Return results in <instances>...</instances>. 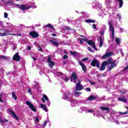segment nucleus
I'll return each instance as SVG.
<instances>
[{"label":"nucleus","instance_id":"f257e3e1","mask_svg":"<svg viewBox=\"0 0 128 128\" xmlns=\"http://www.w3.org/2000/svg\"><path fill=\"white\" fill-rule=\"evenodd\" d=\"M6 4H14V6H17L18 8H20L21 10H22V12H24V10H28V9L30 8V6H26V5L20 6L18 4H14L12 3V0H8L7 2H6Z\"/></svg>","mask_w":128,"mask_h":128},{"label":"nucleus","instance_id":"603ef678","mask_svg":"<svg viewBox=\"0 0 128 128\" xmlns=\"http://www.w3.org/2000/svg\"><path fill=\"white\" fill-rule=\"evenodd\" d=\"M12 48L14 50H16V46H14Z\"/></svg>","mask_w":128,"mask_h":128},{"label":"nucleus","instance_id":"052dcab7","mask_svg":"<svg viewBox=\"0 0 128 128\" xmlns=\"http://www.w3.org/2000/svg\"><path fill=\"white\" fill-rule=\"evenodd\" d=\"M68 94H71L70 92V91H68Z\"/></svg>","mask_w":128,"mask_h":128},{"label":"nucleus","instance_id":"1a4fd4ad","mask_svg":"<svg viewBox=\"0 0 128 128\" xmlns=\"http://www.w3.org/2000/svg\"><path fill=\"white\" fill-rule=\"evenodd\" d=\"M108 61H104L102 63L101 67L100 68V70H106V66H108Z\"/></svg>","mask_w":128,"mask_h":128},{"label":"nucleus","instance_id":"dca6fc26","mask_svg":"<svg viewBox=\"0 0 128 128\" xmlns=\"http://www.w3.org/2000/svg\"><path fill=\"white\" fill-rule=\"evenodd\" d=\"M30 34L32 38H38V34L34 32H30Z\"/></svg>","mask_w":128,"mask_h":128},{"label":"nucleus","instance_id":"4468645a","mask_svg":"<svg viewBox=\"0 0 128 128\" xmlns=\"http://www.w3.org/2000/svg\"><path fill=\"white\" fill-rule=\"evenodd\" d=\"M50 42L54 46H58V43L56 42V39L50 40Z\"/></svg>","mask_w":128,"mask_h":128},{"label":"nucleus","instance_id":"5701e85b","mask_svg":"<svg viewBox=\"0 0 128 128\" xmlns=\"http://www.w3.org/2000/svg\"><path fill=\"white\" fill-rule=\"evenodd\" d=\"M100 110H107L108 112H110V108L108 107L101 106Z\"/></svg>","mask_w":128,"mask_h":128},{"label":"nucleus","instance_id":"37998d69","mask_svg":"<svg viewBox=\"0 0 128 128\" xmlns=\"http://www.w3.org/2000/svg\"><path fill=\"white\" fill-rule=\"evenodd\" d=\"M48 124V121H46L44 124H43V126L44 128V126H46V124Z\"/></svg>","mask_w":128,"mask_h":128},{"label":"nucleus","instance_id":"39448f33","mask_svg":"<svg viewBox=\"0 0 128 128\" xmlns=\"http://www.w3.org/2000/svg\"><path fill=\"white\" fill-rule=\"evenodd\" d=\"M26 104H27V106H28L30 108L31 110H32V112H36V108L32 104V102L27 101V102H26Z\"/></svg>","mask_w":128,"mask_h":128},{"label":"nucleus","instance_id":"4be33fe9","mask_svg":"<svg viewBox=\"0 0 128 128\" xmlns=\"http://www.w3.org/2000/svg\"><path fill=\"white\" fill-rule=\"evenodd\" d=\"M8 34H10V32H8L7 30H6L4 33L0 32V36H8Z\"/></svg>","mask_w":128,"mask_h":128},{"label":"nucleus","instance_id":"7c9ffc66","mask_svg":"<svg viewBox=\"0 0 128 128\" xmlns=\"http://www.w3.org/2000/svg\"><path fill=\"white\" fill-rule=\"evenodd\" d=\"M70 54H72V56H76V52L70 51Z\"/></svg>","mask_w":128,"mask_h":128},{"label":"nucleus","instance_id":"c756f323","mask_svg":"<svg viewBox=\"0 0 128 128\" xmlns=\"http://www.w3.org/2000/svg\"><path fill=\"white\" fill-rule=\"evenodd\" d=\"M116 42L117 44H120V40L118 38L116 37Z\"/></svg>","mask_w":128,"mask_h":128},{"label":"nucleus","instance_id":"4c0bfd02","mask_svg":"<svg viewBox=\"0 0 128 128\" xmlns=\"http://www.w3.org/2000/svg\"><path fill=\"white\" fill-rule=\"evenodd\" d=\"M80 44H84V40L82 38H80Z\"/></svg>","mask_w":128,"mask_h":128},{"label":"nucleus","instance_id":"0e129e2a","mask_svg":"<svg viewBox=\"0 0 128 128\" xmlns=\"http://www.w3.org/2000/svg\"><path fill=\"white\" fill-rule=\"evenodd\" d=\"M63 64H66V62L64 61V62H63Z\"/></svg>","mask_w":128,"mask_h":128},{"label":"nucleus","instance_id":"e2e57ef3","mask_svg":"<svg viewBox=\"0 0 128 128\" xmlns=\"http://www.w3.org/2000/svg\"><path fill=\"white\" fill-rule=\"evenodd\" d=\"M28 92H32V90H30V89L28 90Z\"/></svg>","mask_w":128,"mask_h":128},{"label":"nucleus","instance_id":"de8ad7c7","mask_svg":"<svg viewBox=\"0 0 128 128\" xmlns=\"http://www.w3.org/2000/svg\"><path fill=\"white\" fill-rule=\"evenodd\" d=\"M86 90H87L88 92H90V88H86Z\"/></svg>","mask_w":128,"mask_h":128},{"label":"nucleus","instance_id":"423d86ee","mask_svg":"<svg viewBox=\"0 0 128 128\" xmlns=\"http://www.w3.org/2000/svg\"><path fill=\"white\" fill-rule=\"evenodd\" d=\"M89 46H91L95 50H98V48H96V43L92 41V40H88V43Z\"/></svg>","mask_w":128,"mask_h":128},{"label":"nucleus","instance_id":"0eeeda50","mask_svg":"<svg viewBox=\"0 0 128 128\" xmlns=\"http://www.w3.org/2000/svg\"><path fill=\"white\" fill-rule=\"evenodd\" d=\"M76 88L75 89L74 91L78 90L80 92V90H84V86L80 84V82H78L76 86Z\"/></svg>","mask_w":128,"mask_h":128},{"label":"nucleus","instance_id":"412c9836","mask_svg":"<svg viewBox=\"0 0 128 128\" xmlns=\"http://www.w3.org/2000/svg\"><path fill=\"white\" fill-rule=\"evenodd\" d=\"M85 22H86L87 24H91L92 22L94 23V22H96V20H91V19H87L85 20Z\"/></svg>","mask_w":128,"mask_h":128},{"label":"nucleus","instance_id":"c9c22d12","mask_svg":"<svg viewBox=\"0 0 128 128\" xmlns=\"http://www.w3.org/2000/svg\"><path fill=\"white\" fill-rule=\"evenodd\" d=\"M2 94H0V102H4V101L2 100Z\"/></svg>","mask_w":128,"mask_h":128},{"label":"nucleus","instance_id":"09e8293b","mask_svg":"<svg viewBox=\"0 0 128 128\" xmlns=\"http://www.w3.org/2000/svg\"><path fill=\"white\" fill-rule=\"evenodd\" d=\"M4 17L5 18H8V14L5 12L4 14Z\"/></svg>","mask_w":128,"mask_h":128},{"label":"nucleus","instance_id":"c03bdc74","mask_svg":"<svg viewBox=\"0 0 128 128\" xmlns=\"http://www.w3.org/2000/svg\"><path fill=\"white\" fill-rule=\"evenodd\" d=\"M38 50H40V52H42V49L41 46H38Z\"/></svg>","mask_w":128,"mask_h":128},{"label":"nucleus","instance_id":"bf43d9fd","mask_svg":"<svg viewBox=\"0 0 128 128\" xmlns=\"http://www.w3.org/2000/svg\"><path fill=\"white\" fill-rule=\"evenodd\" d=\"M43 72V74H46V70H44L43 72Z\"/></svg>","mask_w":128,"mask_h":128},{"label":"nucleus","instance_id":"5fc2aeb1","mask_svg":"<svg viewBox=\"0 0 128 128\" xmlns=\"http://www.w3.org/2000/svg\"><path fill=\"white\" fill-rule=\"evenodd\" d=\"M90 84H93V86H94V84H96V83L94 82H90Z\"/></svg>","mask_w":128,"mask_h":128},{"label":"nucleus","instance_id":"69168bd1","mask_svg":"<svg viewBox=\"0 0 128 128\" xmlns=\"http://www.w3.org/2000/svg\"><path fill=\"white\" fill-rule=\"evenodd\" d=\"M64 54H68V52H66L64 51Z\"/></svg>","mask_w":128,"mask_h":128},{"label":"nucleus","instance_id":"ddd939ff","mask_svg":"<svg viewBox=\"0 0 128 128\" xmlns=\"http://www.w3.org/2000/svg\"><path fill=\"white\" fill-rule=\"evenodd\" d=\"M112 52H106L105 54L104 55L102 56V58L103 60H106V58H110V56H112Z\"/></svg>","mask_w":128,"mask_h":128},{"label":"nucleus","instance_id":"680f3d73","mask_svg":"<svg viewBox=\"0 0 128 128\" xmlns=\"http://www.w3.org/2000/svg\"><path fill=\"white\" fill-rule=\"evenodd\" d=\"M74 80V84H76V80Z\"/></svg>","mask_w":128,"mask_h":128},{"label":"nucleus","instance_id":"79ce46f5","mask_svg":"<svg viewBox=\"0 0 128 128\" xmlns=\"http://www.w3.org/2000/svg\"><path fill=\"white\" fill-rule=\"evenodd\" d=\"M35 121L36 122H38L39 120H38V117H36L34 118Z\"/></svg>","mask_w":128,"mask_h":128},{"label":"nucleus","instance_id":"338daca9","mask_svg":"<svg viewBox=\"0 0 128 128\" xmlns=\"http://www.w3.org/2000/svg\"><path fill=\"white\" fill-rule=\"evenodd\" d=\"M46 26H48V25H46Z\"/></svg>","mask_w":128,"mask_h":128},{"label":"nucleus","instance_id":"393cba45","mask_svg":"<svg viewBox=\"0 0 128 128\" xmlns=\"http://www.w3.org/2000/svg\"><path fill=\"white\" fill-rule=\"evenodd\" d=\"M0 58H2V60H10V57L2 55V56H0Z\"/></svg>","mask_w":128,"mask_h":128},{"label":"nucleus","instance_id":"6ab92c4d","mask_svg":"<svg viewBox=\"0 0 128 128\" xmlns=\"http://www.w3.org/2000/svg\"><path fill=\"white\" fill-rule=\"evenodd\" d=\"M10 113L12 114V116L16 120L18 121V116H16V113H14V112L10 111Z\"/></svg>","mask_w":128,"mask_h":128},{"label":"nucleus","instance_id":"bb28decb","mask_svg":"<svg viewBox=\"0 0 128 128\" xmlns=\"http://www.w3.org/2000/svg\"><path fill=\"white\" fill-rule=\"evenodd\" d=\"M43 98H42V100L43 102H46V101L44 100H48V96H46V95L43 94Z\"/></svg>","mask_w":128,"mask_h":128},{"label":"nucleus","instance_id":"6e6552de","mask_svg":"<svg viewBox=\"0 0 128 128\" xmlns=\"http://www.w3.org/2000/svg\"><path fill=\"white\" fill-rule=\"evenodd\" d=\"M64 96H65L66 98L68 100V102H70L71 104H76V100L74 98H72L71 99H70V98H68V95L66 94H64Z\"/></svg>","mask_w":128,"mask_h":128},{"label":"nucleus","instance_id":"2f4dec72","mask_svg":"<svg viewBox=\"0 0 128 128\" xmlns=\"http://www.w3.org/2000/svg\"><path fill=\"white\" fill-rule=\"evenodd\" d=\"M74 94H75V96H80V94H82V92H75Z\"/></svg>","mask_w":128,"mask_h":128},{"label":"nucleus","instance_id":"7ed1b4c3","mask_svg":"<svg viewBox=\"0 0 128 128\" xmlns=\"http://www.w3.org/2000/svg\"><path fill=\"white\" fill-rule=\"evenodd\" d=\"M91 66L94 68V66H96V68H100V62L98 60V59L94 58L92 60L90 64Z\"/></svg>","mask_w":128,"mask_h":128},{"label":"nucleus","instance_id":"a878e982","mask_svg":"<svg viewBox=\"0 0 128 128\" xmlns=\"http://www.w3.org/2000/svg\"><path fill=\"white\" fill-rule=\"evenodd\" d=\"M96 100V97L92 95H91L89 98H88V100Z\"/></svg>","mask_w":128,"mask_h":128},{"label":"nucleus","instance_id":"864d4df0","mask_svg":"<svg viewBox=\"0 0 128 128\" xmlns=\"http://www.w3.org/2000/svg\"><path fill=\"white\" fill-rule=\"evenodd\" d=\"M88 112H94V110H88Z\"/></svg>","mask_w":128,"mask_h":128},{"label":"nucleus","instance_id":"9d476101","mask_svg":"<svg viewBox=\"0 0 128 128\" xmlns=\"http://www.w3.org/2000/svg\"><path fill=\"white\" fill-rule=\"evenodd\" d=\"M48 64H49V66L50 68H54V66L56 64V63L54 62H52V58H50V56H48Z\"/></svg>","mask_w":128,"mask_h":128},{"label":"nucleus","instance_id":"8fccbe9b","mask_svg":"<svg viewBox=\"0 0 128 128\" xmlns=\"http://www.w3.org/2000/svg\"><path fill=\"white\" fill-rule=\"evenodd\" d=\"M116 16L118 18H119V20H120L122 18V17L120 16V15L119 14H117Z\"/></svg>","mask_w":128,"mask_h":128},{"label":"nucleus","instance_id":"f8f14e48","mask_svg":"<svg viewBox=\"0 0 128 128\" xmlns=\"http://www.w3.org/2000/svg\"><path fill=\"white\" fill-rule=\"evenodd\" d=\"M78 78V75H76V73L74 72L71 74L70 80V82H72V80H76Z\"/></svg>","mask_w":128,"mask_h":128},{"label":"nucleus","instance_id":"a18cd8bd","mask_svg":"<svg viewBox=\"0 0 128 128\" xmlns=\"http://www.w3.org/2000/svg\"><path fill=\"white\" fill-rule=\"evenodd\" d=\"M83 41L86 42H87V44H88V38H85L83 39Z\"/></svg>","mask_w":128,"mask_h":128},{"label":"nucleus","instance_id":"f704fd0d","mask_svg":"<svg viewBox=\"0 0 128 128\" xmlns=\"http://www.w3.org/2000/svg\"><path fill=\"white\" fill-rule=\"evenodd\" d=\"M86 60H88V58H85L82 60V62H86Z\"/></svg>","mask_w":128,"mask_h":128},{"label":"nucleus","instance_id":"a19ab883","mask_svg":"<svg viewBox=\"0 0 128 128\" xmlns=\"http://www.w3.org/2000/svg\"><path fill=\"white\" fill-rule=\"evenodd\" d=\"M64 80L66 82H68V78L66 77Z\"/></svg>","mask_w":128,"mask_h":128},{"label":"nucleus","instance_id":"473e14b6","mask_svg":"<svg viewBox=\"0 0 128 128\" xmlns=\"http://www.w3.org/2000/svg\"><path fill=\"white\" fill-rule=\"evenodd\" d=\"M68 58V55H66V54H64L62 58H63V60H67Z\"/></svg>","mask_w":128,"mask_h":128},{"label":"nucleus","instance_id":"13d9d810","mask_svg":"<svg viewBox=\"0 0 128 128\" xmlns=\"http://www.w3.org/2000/svg\"><path fill=\"white\" fill-rule=\"evenodd\" d=\"M30 48H31L30 46H28V50H30Z\"/></svg>","mask_w":128,"mask_h":128},{"label":"nucleus","instance_id":"49530a36","mask_svg":"<svg viewBox=\"0 0 128 128\" xmlns=\"http://www.w3.org/2000/svg\"><path fill=\"white\" fill-rule=\"evenodd\" d=\"M66 30H70V28L69 26H66L65 27Z\"/></svg>","mask_w":128,"mask_h":128},{"label":"nucleus","instance_id":"b1692460","mask_svg":"<svg viewBox=\"0 0 128 128\" xmlns=\"http://www.w3.org/2000/svg\"><path fill=\"white\" fill-rule=\"evenodd\" d=\"M99 38L100 40V44H99V48H102V46H104V43L102 42V36H100Z\"/></svg>","mask_w":128,"mask_h":128},{"label":"nucleus","instance_id":"9b49d317","mask_svg":"<svg viewBox=\"0 0 128 128\" xmlns=\"http://www.w3.org/2000/svg\"><path fill=\"white\" fill-rule=\"evenodd\" d=\"M12 60L16 62H18L20 60V56L18 55V53H16L13 56Z\"/></svg>","mask_w":128,"mask_h":128},{"label":"nucleus","instance_id":"2eb2a0df","mask_svg":"<svg viewBox=\"0 0 128 128\" xmlns=\"http://www.w3.org/2000/svg\"><path fill=\"white\" fill-rule=\"evenodd\" d=\"M80 66L82 67V70L84 72H86V66H84V63L82 62H79Z\"/></svg>","mask_w":128,"mask_h":128},{"label":"nucleus","instance_id":"c85d7f7f","mask_svg":"<svg viewBox=\"0 0 128 128\" xmlns=\"http://www.w3.org/2000/svg\"><path fill=\"white\" fill-rule=\"evenodd\" d=\"M48 28H50V30H56L54 27L50 24H48Z\"/></svg>","mask_w":128,"mask_h":128},{"label":"nucleus","instance_id":"20e7f679","mask_svg":"<svg viewBox=\"0 0 128 128\" xmlns=\"http://www.w3.org/2000/svg\"><path fill=\"white\" fill-rule=\"evenodd\" d=\"M109 24V30L110 32H111L112 34V40H114V26H112V24L110 22H108Z\"/></svg>","mask_w":128,"mask_h":128},{"label":"nucleus","instance_id":"58836bf2","mask_svg":"<svg viewBox=\"0 0 128 128\" xmlns=\"http://www.w3.org/2000/svg\"><path fill=\"white\" fill-rule=\"evenodd\" d=\"M0 122H8V120H0Z\"/></svg>","mask_w":128,"mask_h":128},{"label":"nucleus","instance_id":"aec40b11","mask_svg":"<svg viewBox=\"0 0 128 128\" xmlns=\"http://www.w3.org/2000/svg\"><path fill=\"white\" fill-rule=\"evenodd\" d=\"M117 2H119V8H122V6H124V0H117Z\"/></svg>","mask_w":128,"mask_h":128},{"label":"nucleus","instance_id":"3c124183","mask_svg":"<svg viewBox=\"0 0 128 128\" xmlns=\"http://www.w3.org/2000/svg\"><path fill=\"white\" fill-rule=\"evenodd\" d=\"M128 70V68L127 67V66L124 69V72H126V70Z\"/></svg>","mask_w":128,"mask_h":128},{"label":"nucleus","instance_id":"4d7b16f0","mask_svg":"<svg viewBox=\"0 0 128 128\" xmlns=\"http://www.w3.org/2000/svg\"><path fill=\"white\" fill-rule=\"evenodd\" d=\"M52 36H56V34H52Z\"/></svg>","mask_w":128,"mask_h":128},{"label":"nucleus","instance_id":"a211bd4d","mask_svg":"<svg viewBox=\"0 0 128 128\" xmlns=\"http://www.w3.org/2000/svg\"><path fill=\"white\" fill-rule=\"evenodd\" d=\"M40 108H42L45 112H48V108H46V105L44 104H40Z\"/></svg>","mask_w":128,"mask_h":128},{"label":"nucleus","instance_id":"cd10ccee","mask_svg":"<svg viewBox=\"0 0 128 128\" xmlns=\"http://www.w3.org/2000/svg\"><path fill=\"white\" fill-rule=\"evenodd\" d=\"M12 98L13 100H17L16 96V93L14 92H12Z\"/></svg>","mask_w":128,"mask_h":128},{"label":"nucleus","instance_id":"ea45409f","mask_svg":"<svg viewBox=\"0 0 128 128\" xmlns=\"http://www.w3.org/2000/svg\"><path fill=\"white\" fill-rule=\"evenodd\" d=\"M92 28L94 30H96V24H92Z\"/></svg>","mask_w":128,"mask_h":128},{"label":"nucleus","instance_id":"72a5a7b5","mask_svg":"<svg viewBox=\"0 0 128 128\" xmlns=\"http://www.w3.org/2000/svg\"><path fill=\"white\" fill-rule=\"evenodd\" d=\"M88 50L90 52H94V50L92 49V48H90V46L88 47Z\"/></svg>","mask_w":128,"mask_h":128},{"label":"nucleus","instance_id":"f03ea898","mask_svg":"<svg viewBox=\"0 0 128 128\" xmlns=\"http://www.w3.org/2000/svg\"><path fill=\"white\" fill-rule=\"evenodd\" d=\"M116 60H112V58H109L107 60V62L108 64H111V66L108 67V72H110L112 68H116L117 65L116 64Z\"/></svg>","mask_w":128,"mask_h":128},{"label":"nucleus","instance_id":"e433bc0d","mask_svg":"<svg viewBox=\"0 0 128 128\" xmlns=\"http://www.w3.org/2000/svg\"><path fill=\"white\" fill-rule=\"evenodd\" d=\"M32 58L34 59V60H36V58H38V56H32Z\"/></svg>","mask_w":128,"mask_h":128},{"label":"nucleus","instance_id":"6e6d98bb","mask_svg":"<svg viewBox=\"0 0 128 128\" xmlns=\"http://www.w3.org/2000/svg\"><path fill=\"white\" fill-rule=\"evenodd\" d=\"M101 34H102V36H104V31H102Z\"/></svg>","mask_w":128,"mask_h":128},{"label":"nucleus","instance_id":"f3484780","mask_svg":"<svg viewBox=\"0 0 128 128\" xmlns=\"http://www.w3.org/2000/svg\"><path fill=\"white\" fill-rule=\"evenodd\" d=\"M118 100L119 102H128V100H126L124 96H123V98H118Z\"/></svg>","mask_w":128,"mask_h":128},{"label":"nucleus","instance_id":"774afa93","mask_svg":"<svg viewBox=\"0 0 128 128\" xmlns=\"http://www.w3.org/2000/svg\"><path fill=\"white\" fill-rule=\"evenodd\" d=\"M40 74H42V72L40 73Z\"/></svg>","mask_w":128,"mask_h":128}]
</instances>
